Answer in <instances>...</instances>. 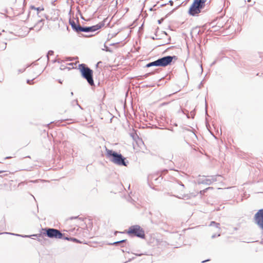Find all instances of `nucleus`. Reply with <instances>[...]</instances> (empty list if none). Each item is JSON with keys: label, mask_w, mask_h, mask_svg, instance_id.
Instances as JSON below:
<instances>
[{"label": "nucleus", "mask_w": 263, "mask_h": 263, "mask_svg": "<svg viewBox=\"0 0 263 263\" xmlns=\"http://www.w3.org/2000/svg\"><path fill=\"white\" fill-rule=\"evenodd\" d=\"M67 224L72 229H75L77 228H85L87 229L91 230L92 228V221L89 219H85L84 220L81 218H72L67 221Z\"/></svg>", "instance_id": "nucleus-1"}, {"label": "nucleus", "mask_w": 263, "mask_h": 263, "mask_svg": "<svg viewBox=\"0 0 263 263\" xmlns=\"http://www.w3.org/2000/svg\"><path fill=\"white\" fill-rule=\"evenodd\" d=\"M206 1L194 0L188 10V13L192 16H198L204 8Z\"/></svg>", "instance_id": "nucleus-2"}, {"label": "nucleus", "mask_w": 263, "mask_h": 263, "mask_svg": "<svg viewBox=\"0 0 263 263\" xmlns=\"http://www.w3.org/2000/svg\"><path fill=\"white\" fill-rule=\"evenodd\" d=\"M79 69L82 76L85 78L89 85H94L93 80V71L88 68L85 64H81L79 65Z\"/></svg>", "instance_id": "nucleus-3"}, {"label": "nucleus", "mask_w": 263, "mask_h": 263, "mask_svg": "<svg viewBox=\"0 0 263 263\" xmlns=\"http://www.w3.org/2000/svg\"><path fill=\"white\" fill-rule=\"evenodd\" d=\"M173 59L176 60L177 58L175 56H167L161 59H159L154 62L149 63L146 65V67H149L151 66H161L165 67L170 65Z\"/></svg>", "instance_id": "nucleus-4"}, {"label": "nucleus", "mask_w": 263, "mask_h": 263, "mask_svg": "<svg viewBox=\"0 0 263 263\" xmlns=\"http://www.w3.org/2000/svg\"><path fill=\"white\" fill-rule=\"evenodd\" d=\"M107 157L109 158L112 157L111 161L118 165L126 166L124 158H123L121 154H118L117 153L112 151V150L106 149Z\"/></svg>", "instance_id": "nucleus-5"}, {"label": "nucleus", "mask_w": 263, "mask_h": 263, "mask_svg": "<svg viewBox=\"0 0 263 263\" xmlns=\"http://www.w3.org/2000/svg\"><path fill=\"white\" fill-rule=\"evenodd\" d=\"M126 233L131 236H137L141 238L145 237L144 230L138 225L130 227L126 231Z\"/></svg>", "instance_id": "nucleus-6"}, {"label": "nucleus", "mask_w": 263, "mask_h": 263, "mask_svg": "<svg viewBox=\"0 0 263 263\" xmlns=\"http://www.w3.org/2000/svg\"><path fill=\"white\" fill-rule=\"evenodd\" d=\"M45 234L49 238L61 239L63 237V234L58 230L49 228L43 229Z\"/></svg>", "instance_id": "nucleus-7"}, {"label": "nucleus", "mask_w": 263, "mask_h": 263, "mask_svg": "<svg viewBox=\"0 0 263 263\" xmlns=\"http://www.w3.org/2000/svg\"><path fill=\"white\" fill-rule=\"evenodd\" d=\"M254 219L255 223L263 230V209L259 210L255 214Z\"/></svg>", "instance_id": "nucleus-8"}, {"label": "nucleus", "mask_w": 263, "mask_h": 263, "mask_svg": "<svg viewBox=\"0 0 263 263\" xmlns=\"http://www.w3.org/2000/svg\"><path fill=\"white\" fill-rule=\"evenodd\" d=\"M103 26L104 24L101 23L96 25L92 26L90 27H80V28H78V29L79 30V32H93L99 30V29L101 28Z\"/></svg>", "instance_id": "nucleus-9"}, {"label": "nucleus", "mask_w": 263, "mask_h": 263, "mask_svg": "<svg viewBox=\"0 0 263 263\" xmlns=\"http://www.w3.org/2000/svg\"><path fill=\"white\" fill-rule=\"evenodd\" d=\"M214 179L208 178L206 177H203L202 179H200L198 180V184H211L213 182Z\"/></svg>", "instance_id": "nucleus-10"}, {"label": "nucleus", "mask_w": 263, "mask_h": 263, "mask_svg": "<svg viewBox=\"0 0 263 263\" xmlns=\"http://www.w3.org/2000/svg\"><path fill=\"white\" fill-rule=\"evenodd\" d=\"M30 9L31 10H36L37 13H40L41 11H43L44 10V7L43 5H41L39 7H36L34 5H31L30 6Z\"/></svg>", "instance_id": "nucleus-11"}, {"label": "nucleus", "mask_w": 263, "mask_h": 263, "mask_svg": "<svg viewBox=\"0 0 263 263\" xmlns=\"http://www.w3.org/2000/svg\"><path fill=\"white\" fill-rule=\"evenodd\" d=\"M70 24L73 29H74L77 32H79L78 28H80L81 27L79 25H77L74 21H70Z\"/></svg>", "instance_id": "nucleus-12"}, {"label": "nucleus", "mask_w": 263, "mask_h": 263, "mask_svg": "<svg viewBox=\"0 0 263 263\" xmlns=\"http://www.w3.org/2000/svg\"><path fill=\"white\" fill-rule=\"evenodd\" d=\"M64 239H65L66 240H70L73 242H77V243H81L80 241H79V240H78L77 239H76L75 238H71V237L69 238L67 237H65L64 238Z\"/></svg>", "instance_id": "nucleus-13"}, {"label": "nucleus", "mask_w": 263, "mask_h": 263, "mask_svg": "<svg viewBox=\"0 0 263 263\" xmlns=\"http://www.w3.org/2000/svg\"><path fill=\"white\" fill-rule=\"evenodd\" d=\"M125 241H126V240H120V241L114 242V244H118V243H121V242H125Z\"/></svg>", "instance_id": "nucleus-14"}, {"label": "nucleus", "mask_w": 263, "mask_h": 263, "mask_svg": "<svg viewBox=\"0 0 263 263\" xmlns=\"http://www.w3.org/2000/svg\"><path fill=\"white\" fill-rule=\"evenodd\" d=\"M212 224L219 225V224H218V223H216V222H214V221H212V222H211V225L212 226Z\"/></svg>", "instance_id": "nucleus-15"}, {"label": "nucleus", "mask_w": 263, "mask_h": 263, "mask_svg": "<svg viewBox=\"0 0 263 263\" xmlns=\"http://www.w3.org/2000/svg\"><path fill=\"white\" fill-rule=\"evenodd\" d=\"M6 45H7L6 43H3V47L4 49H5L6 48Z\"/></svg>", "instance_id": "nucleus-16"}, {"label": "nucleus", "mask_w": 263, "mask_h": 263, "mask_svg": "<svg viewBox=\"0 0 263 263\" xmlns=\"http://www.w3.org/2000/svg\"><path fill=\"white\" fill-rule=\"evenodd\" d=\"M27 83L29 84H32V83H31V81H30V80L27 81Z\"/></svg>", "instance_id": "nucleus-17"}, {"label": "nucleus", "mask_w": 263, "mask_h": 263, "mask_svg": "<svg viewBox=\"0 0 263 263\" xmlns=\"http://www.w3.org/2000/svg\"><path fill=\"white\" fill-rule=\"evenodd\" d=\"M166 104H167V103H164L161 104V105L162 106V105H166Z\"/></svg>", "instance_id": "nucleus-18"}, {"label": "nucleus", "mask_w": 263, "mask_h": 263, "mask_svg": "<svg viewBox=\"0 0 263 263\" xmlns=\"http://www.w3.org/2000/svg\"><path fill=\"white\" fill-rule=\"evenodd\" d=\"M5 172V171H0V174H1V173H4V172Z\"/></svg>", "instance_id": "nucleus-19"}, {"label": "nucleus", "mask_w": 263, "mask_h": 263, "mask_svg": "<svg viewBox=\"0 0 263 263\" xmlns=\"http://www.w3.org/2000/svg\"><path fill=\"white\" fill-rule=\"evenodd\" d=\"M42 22H43V21L41 20V21H40V23H42V24H43Z\"/></svg>", "instance_id": "nucleus-20"}, {"label": "nucleus", "mask_w": 263, "mask_h": 263, "mask_svg": "<svg viewBox=\"0 0 263 263\" xmlns=\"http://www.w3.org/2000/svg\"><path fill=\"white\" fill-rule=\"evenodd\" d=\"M210 189V187L206 188V189H205V190H208V189Z\"/></svg>", "instance_id": "nucleus-21"}, {"label": "nucleus", "mask_w": 263, "mask_h": 263, "mask_svg": "<svg viewBox=\"0 0 263 263\" xmlns=\"http://www.w3.org/2000/svg\"><path fill=\"white\" fill-rule=\"evenodd\" d=\"M248 1L249 2H250L251 1V0H248Z\"/></svg>", "instance_id": "nucleus-22"}]
</instances>
